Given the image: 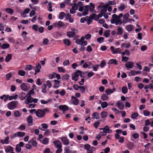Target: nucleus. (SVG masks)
<instances>
[{"mask_svg": "<svg viewBox=\"0 0 153 153\" xmlns=\"http://www.w3.org/2000/svg\"><path fill=\"white\" fill-rule=\"evenodd\" d=\"M17 103V101H13L8 104L7 107L10 109H13L16 107Z\"/></svg>", "mask_w": 153, "mask_h": 153, "instance_id": "2", "label": "nucleus"}, {"mask_svg": "<svg viewBox=\"0 0 153 153\" xmlns=\"http://www.w3.org/2000/svg\"><path fill=\"white\" fill-rule=\"evenodd\" d=\"M116 105L121 110L123 109L124 108V104L122 103H120L119 101L117 102Z\"/></svg>", "mask_w": 153, "mask_h": 153, "instance_id": "20", "label": "nucleus"}, {"mask_svg": "<svg viewBox=\"0 0 153 153\" xmlns=\"http://www.w3.org/2000/svg\"><path fill=\"white\" fill-rule=\"evenodd\" d=\"M76 32L73 31H68L67 33V36L69 37H74L75 38H77L78 37V35H75Z\"/></svg>", "mask_w": 153, "mask_h": 153, "instance_id": "5", "label": "nucleus"}, {"mask_svg": "<svg viewBox=\"0 0 153 153\" xmlns=\"http://www.w3.org/2000/svg\"><path fill=\"white\" fill-rule=\"evenodd\" d=\"M21 88L23 91H26L28 90V88L25 83H22V84L21 85Z\"/></svg>", "mask_w": 153, "mask_h": 153, "instance_id": "22", "label": "nucleus"}, {"mask_svg": "<svg viewBox=\"0 0 153 153\" xmlns=\"http://www.w3.org/2000/svg\"><path fill=\"white\" fill-rule=\"evenodd\" d=\"M49 42V40L47 39H44L43 42V44L44 45H47Z\"/></svg>", "mask_w": 153, "mask_h": 153, "instance_id": "57", "label": "nucleus"}, {"mask_svg": "<svg viewBox=\"0 0 153 153\" xmlns=\"http://www.w3.org/2000/svg\"><path fill=\"white\" fill-rule=\"evenodd\" d=\"M84 9H88L90 10V11L92 12H95V10L94 9V5L92 3H91L89 5H86L84 7Z\"/></svg>", "mask_w": 153, "mask_h": 153, "instance_id": "3", "label": "nucleus"}, {"mask_svg": "<svg viewBox=\"0 0 153 153\" xmlns=\"http://www.w3.org/2000/svg\"><path fill=\"white\" fill-rule=\"evenodd\" d=\"M129 16V15L128 13H126L124 15L123 23H126L127 22Z\"/></svg>", "mask_w": 153, "mask_h": 153, "instance_id": "12", "label": "nucleus"}, {"mask_svg": "<svg viewBox=\"0 0 153 153\" xmlns=\"http://www.w3.org/2000/svg\"><path fill=\"white\" fill-rule=\"evenodd\" d=\"M71 98L73 100V104L75 105H78L79 102V100L78 99L73 96Z\"/></svg>", "mask_w": 153, "mask_h": 153, "instance_id": "13", "label": "nucleus"}, {"mask_svg": "<svg viewBox=\"0 0 153 153\" xmlns=\"http://www.w3.org/2000/svg\"><path fill=\"white\" fill-rule=\"evenodd\" d=\"M116 90L115 88H113L112 89H108L106 90L105 92L107 95H109L111 93H113Z\"/></svg>", "mask_w": 153, "mask_h": 153, "instance_id": "16", "label": "nucleus"}, {"mask_svg": "<svg viewBox=\"0 0 153 153\" xmlns=\"http://www.w3.org/2000/svg\"><path fill=\"white\" fill-rule=\"evenodd\" d=\"M100 115L102 118H105L107 117V113L105 111H102Z\"/></svg>", "mask_w": 153, "mask_h": 153, "instance_id": "39", "label": "nucleus"}, {"mask_svg": "<svg viewBox=\"0 0 153 153\" xmlns=\"http://www.w3.org/2000/svg\"><path fill=\"white\" fill-rule=\"evenodd\" d=\"M134 27L132 25H128L126 26V28L128 31H131L134 29Z\"/></svg>", "mask_w": 153, "mask_h": 153, "instance_id": "25", "label": "nucleus"}, {"mask_svg": "<svg viewBox=\"0 0 153 153\" xmlns=\"http://www.w3.org/2000/svg\"><path fill=\"white\" fill-rule=\"evenodd\" d=\"M111 51L113 52V54L117 53L119 52L120 53L121 50H120L119 48H116L115 50L114 49V48L113 46L110 47Z\"/></svg>", "mask_w": 153, "mask_h": 153, "instance_id": "7", "label": "nucleus"}, {"mask_svg": "<svg viewBox=\"0 0 153 153\" xmlns=\"http://www.w3.org/2000/svg\"><path fill=\"white\" fill-rule=\"evenodd\" d=\"M61 140L65 145H68L69 143V141L68 140L66 137H62L61 138Z\"/></svg>", "mask_w": 153, "mask_h": 153, "instance_id": "14", "label": "nucleus"}, {"mask_svg": "<svg viewBox=\"0 0 153 153\" xmlns=\"http://www.w3.org/2000/svg\"><path fill=\"white\" fill-rule=\"evenodd\" d=\"M108 98V97L105 94H102L101 97V99L103 101L107 100Z\"/></svg>", "mask_w": 153, "mask_h": 153, "instance_id": "29", "label": "nucleus"}, {"mask_svg": "<svg viewBox=\"0 0 153 153\" xmlns=\"http://www.w3.org/2000/svg\"><path fill=\"white\" fill-rule=\"evenodd\" d=\"M104 38L103 37H100L97 39V41L100 43L103 42Z\"/></svg>", "mask_w": 153, "mask_h": 153, "instance_id": "51", "label": "nucleus"}, {"mask_svg": "<svg viewBox=\"0 0 153 153\" xmlns=\"http://www.w3.org/2000/svg\"><path fill=\"white\" fill-rule=\"evenodd\" d=\"M79 77L77 76V75H75L74 74L72 75V79L73 80L76 81L78 79Z\"/></svg>", "mask_w": 153, "mask_h": 153, "instance_id": "44", "label": "nucleus"}, {"mask_svg": "<svg viewBox=\"0 0 153 153\" xmlns=\"http://www.w3.org/2000/svg\"><path fill=\"white\" fill-rule=\"evenodd\" d=\"M125 66L128 68H131L134 66L133 62H128L125 65Z\"/></svg>", "mask_w": 153, "mask_h": 153, "instance_id": "9", "label": "nucleus"}, {"mask_svg": "<svg viewBox=\"0 0 153 153\" xmlns=\"http://www.w3.org/2000/svg\"><path fill=\"white\" fill-rule=\"evenodd\" d=\"M58 69L59 72H61L62 73H64L65 72V70L63 69L62 67H59L58 68Z\"/></svg>", "mask_w": 153, "mask_h": 153, "instance_id": "54", "label": "nucleus"}, {"mask_svg": "<svg viewBox=\"0 0 153 153\" xmlns=\"http://www.w3.org/2000/svg\"><path fill=\"white\" fill-rule=\"evenodd\" d=\"M112 17V18L111 20V23H115L116 25H121L123 23V22L116 14L113 15Z\"/></svg>", "mask_w": 153, "mask_h": 153, "instance_id": "1", "label": "nucleus"}, {"mask_svg": "<svg viewBox=\"0 0 153 153\" xmlns=\"http://www.w3.org/2000/svg\"><path fill=\"white\" fill-rule=\"evenodd\" d=\"M63 42L66 45L68 46L70 45L71 43L70 40L67 39H64L63 40Z\"/></svg>", "mask_w": 153, "mask_h": 153, "instance_id": "34", "label": "nucleus"}, {"mask_svg": "<svg viewBox=\"0 0 153 153\" xmlns=\"http://www.w3.org/2000/svg\"><path fill=\"white\" fill-rule=\"evenodd\" d=\"M108 6V4H106L104 5V7H103L102 8V10L101 11L104 13H105L107 11V8Z\"/></svg>", "mask_w": 153, "mask_h": 153, "instance_id": "15", "label": "nucleus"}, {"mask_svg": "<svg viewBox=\"0 0 153 153\" xmlns=\"http://www.w3.org/2000/svg\"><path fill=\"white\" fill-rule=\"evenodd\" d=\"M106 63L104 60L101 61L100 64V66L102 68L105 65Z\"/></svg>", "mask_w": 153, "mask_h": 153, "instance_id": "62", "label": "nucleus"}, {"mask_svg": "<svg viewBox=\"0 0 153 153\" xmlns=\"http://www.w3.org/2000/svg\"><path fill=\"white\" fill-rule=\"evenodd\" d=\"M17 134L19 137H22L25 135V133L24 132H18Z\"/></svg>", "mask_w": 153, "mask_h": 153, "instance_id": "47", "label": "nucleus"}, {"mask_svg": "<svg viewBox=\"0 0 153 153\" xmlns=\"http://www.w3.org/2000/svg\"><path fill=\"white\" fill-rule=\"evenodd\" d=\"M34 93V90L33 89H32V90L29 91H28V93L27 94V96L28 95L29 96H31V94H32Z\"/></svg>", "mask_w": 153, "mask_h": 153, "instance_id": "64", "label": "nucleus"}, {"mask_svg": "<svg viewBox=\"0 0 153 153\" xmlns=\"http://www.w3.org/2000/svg\"><path fill=\"white\" fill-rule=\"evenodd\" d=\"M69 76L68 74H66L62 76V79L63 80H68L69 78Z\"/></svg>", "mask_w": 153, "mask_h": 153, "instance_id": "32", "label": "nucleus"}, {"mask_svg": "<svg viewBox=\"0 0 153 153\" xmlns=\"http://www.w3.org/2000/svg\"><path fill=\"white\" fill-rule=\"evenodd\" d=\"M16 150L17 152H21V149L20 147L19 146V144H17L16 146Z\"/></svg>", "mask_w": 153, "mask_h": 153, "instance_id": "48", "label": "nucleus"}, {"mask_svg": "<svg viewBox=\"0 0 153 153\" xmlns=\"http://www.w3.org/2000/svg\"><path fill=\"white\" fill-rule=\"evenodd\" d=\"M59 108L60 110H62L63 112L67 111L68 109V107L65 105H60L59 106Z\"/></svg>", "mask_w": 153, "mask_h": 153, "instance_id": "8", "label": "nucleus"}, {"mask_svg": "<svg viewBox=\"0 0 153 153\" xmlns=\"http://www.w3.org/2000/svg\"><path fill=\"white\" fill-rule=\"evenodd\" d=\"M12 56L11 54H9L6 56L5 58V61L7 62H8L10 61L12 58Z\"/></svg>", "mask_w": 153, "mask_h": 153, "instance_id": "26", "label": "nucleus"}, {"mask_svg": "<svg viewBox=\"0 0 153 153\" xmlns=\"http://www.w3.org/2000/svg\"><path fill=\"white\" fill-rule=\"evenodd\" d=\"M33 98L31 96H29L25 101V103L26 104H28L29 103L32 102Z\"/></svg>", "mask_w": 153, "mask_h": 153, "instance_id": "10", "label": "nucleus"}, {"mask_svg": "<svg viewBox=\"0 0 153 153\" xmlns=\"http://www.w3.org/2000/svg\"><path fill=\"white\" fill-rule=\"evenodd\" d=\"M54 81L55 82V85L53 86V87L55 88H58L59 86L60 81L55 79L54 80Z\"/></svg>", "mask_w": 153, "mask_h": 153, "instance_id": "21", "label": "nucleus"}, {"mask_svg": "<svg viewBox=\"0 0 153 153\" xmlns=\"http://www.w3.org/2000/svg\"><path fill=\"white\" fill-rule=\"evenodd\" d=\"M134 139H136L138 138L139 137V135L138 133H134L132 135Z\"/></svg>", "mask_w": 153, "mask_h": 153, "instance_id": "58", "label": "nucleus"}, {"mask_svg": "<svg viewBox=\"0 0 153 153\" xmlns=\"http://www.w3.org/2000/svg\"><path fill=\"white\" fill-rule=\"evenodd\" d=\"M122 91L123 93L124 94L126 93L128 91V89L127 87L123 86L122 88Z\"/></svg>", "mask_w": 153, "mask_h": 153, "instance_id": "36", "label": "nucleus"}, {"mask_svg": "<svg viewBox=\"0 0 153 153\" xmlns=\"http://www.w3.org/2000/svg\"><path fill=\"white\" fill-rule=\"evenodd\" d=\"M13 150V148L11 146H10L9 148H8L6 149L5 151L6 152L8 153L10 152H12Z\"/></svg>", "mask_w": 153, "mask_h": 153, "instance_id": "42", "label": "nucleus"}, {"mask_svg": "<svg viewBox=\"0 0 153 153\" xmlns=\"http://www.w3.org/2000/svg\"><path fill=\"white\" fill-rule=\"evenodd\" d=\"M36 114L38 117H43L45 115V112L42 110L38 109L36 112Z\"/></svg>", "mask_w": 153, "mask_h": 153, "instance_id": "4", "label": "nucleus"}, {"mask_svg": "<svg viewBox=\"0 0 153 153\" xmlns=\"http://www.w3.org/2000/svg\"><path fill=\"white\" fill-rule=\"evenodd\" d=\"M76 43L78 45H80L83 46L86 45L87 44V42L86 41H82L79 39H76Z\"/></svg>", "mask_w": 153, "mask_h": 153, "instance_id": "6", "label": "nucleus"}, {"mask_svg": "<svg viewBox=\"0 0 153 153\" xmlns=\"http://www.w3.org/2000/svg\"><path fill=\"white\" fill-rule=\"evenodd\" d=\"M126 45V46L125 47L126 48H128L130 45V43H123L122 45H121V47L123 48V47L124 45Z\"/></svg>", "mask_w": 153, "mask_h": 153, "instance_id": "55", "label": "nucleus"}, {"mask_svg": "<svg viewBox=\"0 0 153 153\" xmlns=\"http://www.w3.org/2000/svg\"><path fill=\"white\" fill-rule=\"evenodd\" d=\"M5 11L8 13L12 14L13 13V10L11 9L7 8L5 9Z\"/></svg>", "mask_w": 153, "mask_h": 153, "instance_id": "41", "label": "nucleus"}, {"mask_svg": "<svg viewBox=\"0 0 153 153\" xmlns=\"http://www.w3.org/2000/svg\"><path fill=\"white\" fill-rule=\"evenodd\" d=\"M136 74V71L134 70L131 71L129 73V75L133 76Z\"/></svg>", "mask_w": 153, "mask_h": 153, "instance_id": "63", "label": "nucleus"}, {"mask_svg": "<svg viewBox=\"0 0 153 153\" xmlns=\"http://www.w3.org/2000/svg\"><path fill=\"white\" fill-rule=\"evenodd\" d=\"M91 19L90 16V17L86 16V20L85 21L87 22V23L88 25L90 24L92 22V20Z\"/></svg>", "mask_w": 153, "mask_h": 153, "instance_id": "30", "label": "nucleus"}, {"mask_svg": "<svg viewBox=\"0 0 153 153\" xmlns=\"http://www.w3.org/2000/svg\"><path fill=\"white\" fill-rule=\"evenodd\" d=\"M55 146L57 148L62 147V144L59 140L55 141L53 142Z\"/></svg>", "mask_w": 153, "mask_h": 153, "instance_id": "11", "label": "nucleus"}, {"mask_svg": "<svg viewBox=\"0 0 153 153\" xmlns=\"http://www.w3.org/2000/svg\"><path fill=\"white\" fill-rule=\"evenodd\" d=\"M82 74V72L80 70H78L74 73V74L75 75H77V76L79 77V75Z\"/></svg>", "mask_w": 153, "mask_h": 153, "instance_id": "43", "label": "nucleus"}, {"mask_svg": "<svg viewBox=\"0 0 153 153\" xmlns=\"http://www.w3.org/2000/svg\"><path fill=\"white\" fill-rule=\"evenodd\" d=\"M65 153H76V151H74L73 152H72V151L69 150V148L68 147H65Z\"/></svg>", "mask_w": 153, "mask_h": 153, "instance_id": "27", "label": "nucleus"}, {"mask_svg": "<svg viewBox=\"0 0 153 153\" xmlns=\"http://www.w3.org/2000/svg\"><path fill=\"white\" fill-rule=\"evenodd\" d=\"M92 118L94 119V118L96 119H98L100 118V115L99 113L96 112H94L92 114Z\"/></svg>", "mask_w": 153, "mask_h": 153, "instance_id": "17", "label": "nucleus"}, {"mask_svg": "<svg viewBox=\"0 0 153 153\" xmlns=\"http://www.w3.org/2000/svg\"><path fill=\"white\" fill-rule=\"evenodd\" d=\"M12 76V74L11 73H9L6 75V78L7 80H9Z\"/></svg>", "mask_w": 153, "mask_h": 153, "instance_id": "46", "label": "nucleus"}, {"mask_svg": "<svg viewBox=\"0 0 153 153\" xmlns=\"http://www.w3.org/2000/svg\"><path fill=\"white\" fill-rule=\"evenodd\" d=\"M110 30H106L104 33V36L106 37H108L110 35Z\"/></svg>", "mask_w": 153, "mask_h": 153, "instance_id": "33", "label": "nucleus"}, {"mask_svg": "<svg viewBox=\"0 0 153 153\" xmlns=\"http://www.w3.org/2000/svg\"><path fill=\"white\" fill-rule=\"evenodd\" d=\"M108 64H114L115 65H117V62L115 59H112L109 61V62H108Z\"/></svg>", "mask_w": 153, "mask_h": 153, "instance_id": "24", "label": "nucleus"}, {"mask_svg": "<svg viewBox=\"0 0 153 153\" xmlns=\"http://www.w3.org/2000/svg\"><path fill=\"white\" fill-rule=\"evenodd\" d=\"M138 116V114L137 113H134L132 114L131 117L133 119H135Z\"/></svg>", "mask_w": 153, "mask_h": 153, "instance_id": "45", "label": "nucleus"}, {"mask_svg": "<svg viewBox=\"0 0 153 153\" xmlns=\"http://www.w3.org/2000/svg\"><path fill=\"white\" fill-rule=\"evenodd\" d=\"M18 74L21 76H24L25 74V72L23 70H20L18 71Z\"/></svg>", "mask_w": 153, "mask_h": 153, "instance_id": "35", "label": "nucleus"}, {"mask_svg": "<svg viewBox=\"0 0 153 153\" xmlns=\"http://www.w3.org/2000/svg\"><path fill=\"white\" fill-rule=\"evenodd\" d=\"M123 33V29L121 27H118L117 29V34L118 35H121Z\"/></svg>", "mask_w": 153, "mask_h": 153, "instance_id": "23", "label": "nucleus"}, {"mask_svg": "<svg viewBox=\"0 0 153 153\" xmlns=\"http://www.w3.org/2000/svg\"><path fill=\"white\" fill-rule=\"evenodd\" d=\"M88 9H84V11L82 13V15L84 16H85L87 15L88 12Z\"/></svg>", "mask_w": 153, "mask_h": 153, "instance_id": "59", "label": "nucleus"}, {"mask_svg": "<svg viewBox=\"0 0 153 153\" xmlns=\"http://www.w3.org/2000/svg\"><path fill=\"white\" fill-rule=\"evenodd\" d=\"M41 68V66L39 63H37L36 66L35 71L36 72H39L40 71V69Z\"/></svg>", "mask_w": 153, "mask_h": 153, "instance_id": "18", "label": "nucleus"}, {"mask_svg": "<svg viewBox=\"0 0 153 153\" xmlns=\"http://www.w3.org/2000/svg\"><path fill=\"white\" fill-rule=\"evenodd\" d=\"M143 114L146 116H149L150 114V112L147 110H145L143 111Z\"/></svg>", "mask_w": 153, "mask_h": 153, "instance_id": "60", "label": "nucleus"}, {"mask_svg": "<svg viewBox=\"0 0 153 153\" xmlns=\"http://www.w3.org/2000/svg\"><path fill=\"white\" fill-rule=\"evenodd\" d=\"M108 105V103L106 102H103L101 103V106L102 108H106Z\"/></svg>", "mask_w": 153, "mask_h": 153, "instance_id": "40", "label": "nucleus"}, {"mask_svg": "<svg viewBox=\"0 0 153 153\" xmlns=\"http://www.w3.org/2000/svg\"><path fill=\"white\" fill-rule=\"evenodd\" d=\"M149 88H150L151 89L153 88V86L152 84L150 83L149 85H146L144 87V88L146 89Z\"/></svg>", "mask_w": 153, "mask_h": 153, "instance_id": "53", "label": "nucleus"}, {"mask_svg": "<svg viewBox=\"0 0 153 153\" xmlns=\"http://www.w3.org/2000/svg\"><path fill=\"white\" fill-rule=\"evenodd\" d=\"M126 7V6L124 5H121L119 7L118 9L120 11H122Z\"/></svg>", "mask_w": 153, "mask_h": 153, "instance_id": "49", "label": "nucleus"}, {"mask_svg": "<svg viewBox=\"0 0 153 153\" xmlns=\"http://www.w3.org/2000/svg\"><path fill=\"white\" fill-rule=\"evenodd\" d=\"M25 94V93L24 92H22L21 93V94L19 96L21 100H23L25 99L26 97L27 96H24Z\"/></svg>", "mask_w": 153, "mask_h": 153, "instance_id": "28", "label": "nucleus"}, {"mask_svg": "<svg viewBox=\"0 0 153 153\" xmlns=\"http://www.w3.org/2000/svg\"><path fill=\"white\" fill-rule=\"evenodd\" d=\"M65 15L66 14L64 12H61L59 14V18L61 19H62Z\"/></svg>", "mask_w": 153, "mask_h": 153, "instance_id": "37", "label": "nucleus"}, {"mask_svg": "<svg viewBox=\"0 0 153 153\" xmlns=\"http://www.w3.org/2000/svg\"><path fill=\"white\" fill-rule=\"evenodd\" d=\"M78 7L77 4H74L72 7V8L74 10H77Z\"/></svg>", "mask_w": 153, "mask_h": 153, "instance_id": "52", "label": "nucleus"}, {"mask_svg": "<svg viewBox=\"0 0 153 153\" xmlns=\"http://www.w3.org/2000/svg\"><path fill=\"white\" fill-rule=\"evenodd\" d=\"M42 142L44 144H47L48 142V139L47 138H45L43 140Z\"/></svg>", "mask_w": 153, "mask_h": 153, "instance_id": "50", "label": "nucleus"}, {"mask_svg": "<svg viewBox=\"0 0 153 153\" xmlns=\"http://www.w3.org/2000/svg\"><path fill=\"white\" fill-rule=\"evenodd\" d=\"M14 116L16 117H19L20 115V113L19 111H16L14 112Z\"/></svg>", "mask_w": 153, "mask_h": 153, "instance_id": "56", "label": "nucleus"}, {"mask_svg": "<svg viewBox=\"0 0 153 153\" xmlns=\"http://www.w3.org/2000/svg\"><path fill=\"white\" fill-rule=\"evenodd\" d=\"M27 120L29 123H31L33 122L32 117L31 115H29L27 118Z\"/></svg>", "mask_w": 153, "mask_h": 153, "instance_id": "31", "label": "nucleus"}, {"mask_svg": "<svg viewBox=\"0 0 153 153\" xmlns=\"http://www.w3.org/2000/svg\"><path fill=\"white\" fill-rule=\"evenodd\" d=\"M58 25L59 27H62L64 26V24L63 22L61 21H59L58 22Z\"/></svg>", "mask_w": 153, "mask_h": 153, "instance_id": "61", "label": "nucleus"}, {"mask_svg": "<svg viewBox=\"0 0 153 153\" xmlns=\"http://www.w3.org/2000/svg\"><path fill=\"white\" fill-rule=\"evenodd\" d=\"M104 14V13H103L100 11V13L98 15H97L96 14L94 13L92 14V17L93 18H94L95 17H97V20H98L99 18L102 17L103 16Z\"/></svg>", "mask_w": 153, "mask_h": 153, "instance_id": "19", "label": "nucleus"}, {"mask_svg": "<svg viewBox=\"0 0 153 153\" xmlns=\"http://www.w3.org/2000/svg\"><path fill=\"white\" fill-rule=\"evenodd\" d=\"M10 47V45L9 44H3L1 46V48H2V49H5V48H8L9 47Z\"/></svg>", "mask_w": 153, "mask_h": 153, "instance_id": "38", "label": "nucleus"}]
</instances>
